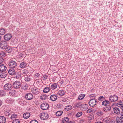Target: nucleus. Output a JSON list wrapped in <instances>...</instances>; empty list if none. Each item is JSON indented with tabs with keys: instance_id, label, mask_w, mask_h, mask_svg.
I'll return each mask as SVG.
<instances>
[{
	"instance_id": "obj_12",
	"label": "nucleus",
	"mask_w": 123,
	"mask_h": 123,
	"mask_svg": "<svg viewBox=\"0 0 123 123\" xmlns=\"http://www.w3.org/2000/svg\"><path fill=\"white\" fill-rule=\"evenodd\" d=\"M68 81V80L66 78L64 77L60 80L59 83L61 85H62L63 84H67Z\"/></svg>"
},
{
	"instance_id": "obj_33",
	"label": "nucleus",
	"mask_w": 123,
	"mask_h": 123,
	"mask_svg": "<svg viewBox=\"0 0 123 123\" xmlns=\"http://www.w3.org/2000/svg\"><path fill=\"white\" fill-rule=\"evenodd\" d=\"M109 118L108 117H106L103 120V123H109Z\"/></svg>"
},
{
	"instance_id": "obj_57",
	"label": "nucleus",
	"mask_w": 123,
	"mask_h": 123,
	"mask_svg": "<svg viewBox=\"0 0 123 123\" xmlns=\"http://www.w3.org/2000/svg\"><path fill=\"white\" fill-rule=\"evenodd\" d=\"M23 55L22 53L20 54L19 55V57L21 58H22V57H23Z\"/></svg>"
},
{
	"instance_id": "obj_14",
	"label": "nucleus",
	"mask_w": 123,
	"mask_h": 123,
	"mask_svg": "<svg viewBox=\"0 0 123 123\" xmlns=\"http://www.w3.org/2000/svg\"><path fill=\"white\" fill-rule=\"evenodd\" d=\"M57 98V96L55 94L52 95L50 97V99L52 101H55Z\"/></svg>"
},
{
	"instance_id": "obj_41",
	"label": "nucleus",
	"mask_w": 123,
	"mask_h": 123,
	"mask_svg": "<svg viewBox=\"0 0 123 123\" xmlns=\"http://www.w3.org/2000/svg\"><path fill=\"white\" fill-rule=\"evenodd\" d=\"M85 97V94H80L78 97V99L81 100L82 99Z\"/></svg>"
},
{
	"instance_id": "obj_21",
	"label": "nucleus",
	"mask_w": 123,
	"mask_h": 123,
	"mask_svg": "<svg viewBox=\"0 0 123 123\" xmlns=\"http://www.w3.org/2000/svg\"><path fill=\"white\" fill-rule=\"evenodd\" d=\"M6 118L3 116L0 117V123H5L6 122Z\"/></svg>"
},
{
	"instance_id": "obj_46",
	"label": "nucleus",
	"mask_w": 123,
	"mask_h": 123,
	"mask_svg": "<svg viewBox=\"0 0 123 123\" xmlns=\"http://www.w3.org/2000/svg\"><path fill=\"white\" fill-rule=\"evenodd\" d=\"M5 94V92L3 90L0 91V96H2L4 95Z\"/></svg>"
},
{
	"instance_id": "obj_38",
	"label": "nucleus",
	"mask_w": 123,
	"mask_h": 123,
	"mask_svg": "<svg viewBox=\"0 0 123 123\" xmlns=\"http://www.w3.org/2000/svg\"><path fill=\"white\" fill-rule=\"evenodd\" d=\"M72 108V106L71 105H68L66 106L65 107V109L67 111H68L70 110Z\"/></svg>"
},
{
	"instance_id": "obj_22",
	"label": "nucleus",
	"mask_w": 123,
	"mask_h": 123,
	"mask_svg": "<svg viewBox=\"0 0 123 123\" xmlns=\"http://www.w3.org/2000/svg\"><path fill=\"white\" fill-rule=\"evenodd\" d=\"M27 64L24 62H22L20 64L19 67L21 68L25 67L27 66Z\"/></svg>"
},
{
	"instance_id": "obj_50",
	"label": "nucleus",
	"mask_w": 123,
	"mask_h": 123,
	"mask_svg": "<svg viewBox=\"0 0 123 123\" xmlns=\"http://www.w3.org/2000/svg\"><path fill=\"white\" fill-rule=\"evenodd\" d=\"M97 114L99 116H101L103 114V112L101 111H99L97 112Z\"/></svg>"
},
{
	"instance_id": "obj_58",
	"label": "nucleus",
	"mask_w": 123,
	"mask_h": 123,
	"mask_svg": "<svg viewBox=\"0 0 123 123\" xmlns=\"http://www.w3.org/2000/svg\"><path fill=\"white\" fill-rule=\"evenodd\" d=\"M88 105L85 104V109L86 108L88 109Z\"/></svg>"
},
{
	"instance_id": "obj_8",
	"label": "nucleus",
	"mask_w": 123,
	"mask_h": 123,
	"mask_svg": "<svg viewBox=\"0 0 123 123\" xmlns=\"http://www.w3.org/2000/svg\"><path fill=\"white\" fill-rule=\"evenodd\" d=\"M49 107V104L47 103H43L41 105V108L43 110H46Z\"/></svg>"
},
{
	"instance_id": "obj_42",
	"label": "nucleus",
	"mask_w": 123,
	"mask_h": 123,
	"mask_svg": "<svg viewBox=\"0 0 123 123\" xmlns=\"http://www.w3.org/2000/svg\"><path fill=\"white\" fill-rule=\"evenodd\" d=\"M41 99L42 100H44L47 98V96L45 95H43L40 97Z\"/></svg>"
},
{
	"instance_id": "obj_11",
	"label": "nucleus",
	"mask_w": 123,
	"mask_h": 123,
	"mask_svg": "<svg viewBox=\"0 0 123 123\" xmlns=\"http://www.w3.org/2000/svg\"><path fill=\"white\" fill-rule=\"evenodd\" d=\"M12 37V36L11 34H7L4 36V38L5 40L8 41Z\"/></svg>"
},
{
	"instance_id": "obj_40",
	"label": "nucleus",
	"mask_w": 123,
	"mask_h": 123,
	"mask_svg": "<svg viewBox=\"0 0 123 123\" xmlns=\"http://www.w3.org/2000/svg\"><path fill=\"white\" fill-rule=\"evenodd\" d=\"M6 30L4 29H1L0 30V34L3 35L6 32Z\"/></svg>"
},
{
	"instance_id": "obj_44",
	"label": "nucleus",
	"mask_w": 123,
	"mask_h": 123,
	"mask_svg": "<svg viewBox=\"0 0 123 123\" xmlns=\"http://www.w3.org/2000/svg\"><path fill=\"white\" fill-rule=\"evenodd\" d=\"M105 98L103 96H100L98 98V100L99 101H102L105 99Z\"/></svg>"
},
{
	"instance_id": "obj_6",
	"label": "nucleus",
	"mask_w": 123,
	"mask_h": 123,
	"mask_svg": "<svg viewBox=\"0 0 123 123\" xmlns=\"http://www.w3.org/2000/svg\"><path fill=\"white\" fill-rule=\"evenodd\" d=\"M97 100L95 98L90 100L89 102V105L91 106H94L96 104Z\"/></svg>"
},
{
	"instance_id": "obj_4",
	"label": "nucleus",
	"mask_w": 123,
	"mask_h": 123,
	"mask_svg": "<svg viewBox=\"0 0 123 123\" xmlns=\"http://www.w3.org/2000/svg\"><path fill=\"white\" fill-rule=\"evenodd\" d=\"M8 45V43L5 41H2L0 42V47L2 49H5Z\"/></svg>"
},
{
	"instance_id": "obj_62",
	"label": "nucleus",
	"mask_w": 123,
	"mask_h": 123,
	"mask_svg": "<svg viewBox=\"0 0 123 123\" xmlns=\"http://www.w3.org/2000/svg\"><path fill=\"white\" fill-rule=\"evenodd\" d=\"M68 123H74V122H68Z\"/></svg>"
},
{
	"instance_id": "obj_47",
	"label": "nucleus",
	"mask_w": 123,
	"mask_h": 123,
	"mask_svg": "<svg viewBox=\"0 0 123 123\" xmlns=\"http://www.w3.org/2000/svg\"><path fill=\"white\" fill-rule=\"evenodd\" d=\"M20 122L18 119H16L14 120L12 123H20Z\"/></svg>"
},
{
	"instance_id": "obj_18",
	"label": "nucleus",
	"mask_w": 123,
	"mask_h": 123,
	"mask_svg": "<svg viewBox=\"0 0 123 123\" xmlns=\"http://www.w3.org/2000/svg\"><path fill=\"white\" fill-rule=\"evenodd\" d=\"M7 74V73L4 72L0 73V77L1 78H4L6 77Z\"/></svg>"
},
{
	"instance_id": "obj_2",
	"label": "nucleus",
	"mask_w": 123,
	"mask_h": 123,
	"mask_svg": "<svg viewBox=\"0 0 123 123\" xmlns=\"http://www.w3.org/2000/svg\"><path fill=\"white\" fill-rule=\"evenodd\" d=\"M118 97L115 95H111L109 97V100L111 102H116L118 100Z\"/></svg>"
},
{
	"instance_id": "obj_45",
	"label": "nucleus",
	"mask_w": 123,
	"mask_h": 123,
	"mask_svg": "<svg viewBox=\"0 0 123 123\" xmlns=\"http://www.w3.org/2000/svg\"><path fill=\"white\" fill-rule=\"evenodd\" d=\"M82 114V113L81 112H78L76 115L75 116L77 117H78L81 116Z\"/></svg>"
},
{
	"instance_id": "obj_37",
	"label": "nucleus",
	"mask_w": 123,
	"mask_h": 123,
	"mask_svg": "<svg viewBox=\"0 0 123 123\" xmlns=\"http://www.w3.org/2000/svg\"><path fill=\"white\" fill-rule=\"evenodd\" d=\"M50 90V88L49 87H45L43 90V92L45 93L48 92Z\"/></svg>"
},
{
	"instance_id": "obj_17",
	"label": "nucleus",
	"mask_w": 123,
	"mask_h": 123,
	"mask_svg": "<svg viewBox=\"0 0 123 123\" xmlns=\"http://www.w3.org/2000/svg\"><path fill=\"white\" fill-rule=\"evenodd\" d=\"M111 108L109 105L105 106L104 107V111H108L111 110Z\"/></svg>"
},
{
	"instance_id": "obj_28",
	"label": "nucleus",
	"mask_w": 123,
	"mask_h": 123,
	"mask_svg": "<svg viewBox=\"0 0 123 123\" xmlns=\"http://www.w3.org/2000/svg\"><path fill=\"white\" fill-rule=\"evenodd\" d=\"M65 94V92L63 90H59L57 93V94L60 96L63 95Z\"/></svg>"
},
{
	"instance_id": "obj_53",
	"label": "nucleus",
	"mask_w": 123,
	"mask_h": 123,
	"mask_svg": "<svg viewBox=\"0 0 123 123\" xmlns=\"http://www.w3.org/2000/svg\"><path fill=\"white\" fill-rule=\"evenodd\" d=\"M92 117L91 115H89L87 117V119L89 120H91L92 119V118L91 117Z\"/></svg>"
},
{
	"instance_id": "obj_27",
	"label": "nucleus",
	"mask_w": 123,
	"mask_h": 123,
	"mask_svg": "<svg viewBox=\"0 0 123 123\" xmlns=\"http://www.w3.org/2000/svg\"><path fill=\"white\" fill-rule=\"evenodd\" d=\"M16 94V92L15 90H10L9 92V94L10 95L14 96Z\"/></svg>"
},
{
	"instance_id": "obj_26",
	"label": "nucleus",
	"mask_w": 123,
	"mask_h": 123,
	"mask_svg": "<svg viewBox=\"0 0 123 123\" xmlns=\"http://www.w3.org/2000/svg\"><path fill=\"white\" fill-rule=\"evenodd\" d=\"M114 111L115 113L116 114H120V110L119 108H114Z\"/></svg>"
},
{
	"instance_id": "obj_35",
	"label": "nucleus",
	"mask_w": 123,
	"mask_h": 123,
	"mask_svg": "<svg viewBox=\"0 0 123 123\" xmlns=\"http://www.w3.org/2000/svg\"><path fill=\"white\" fill-rule=\"evenodd\" d=\"M16 76H15L14 77L17 79H19L20 78L21 76V73H16Z\"/></svg>"
},
{
	"instance_id": "obj_43",
	"label": "nucleus",
	"mask_w": 123,
	"mask_h": 123,
	"mask_svg": "<svg viewBox=\"0 0 123 123\" xmlns=\"http://www.w3.org/2000/svg\"><path fill=\"white\" fill-rule=\"evenodd\" d=\"M60 101L63 103H64L67 102V98H62L61 99Z\"/></svg>"
},
{
	"instance_id": "obj_48",
	"label": "nucleus",
	"mask_w": 123,
	"mask_h": 123,
	"mask_svg": "<svg viewBox=\"0 0 123 123\" xmlns=\"http://www.w3.org/2000/svg\"><path fill=\"white\" fill-rule=\"evenodd\" d=\"M31 80V78H30L29 77H26L25 78V81H30Z\"/></svg>"
},
{
	"instance_id": "obj_49",
	"label": "nucleus",
	"mask_w": 123,
	"mask_h": 123,
	"mask_svg": "<svg viewBox=\"0 0 123 123\" xmlns=\"http://www.w3.org/2000/svg\"><path fill=\"white\" fill-rule=\"evenodd\" d=\"M35 77L38 79H39L40 74L39 73H36L35 74Z\"/></svg>"
},
{
	"instance_id": "obj_23",
	"label": "nucleus",
	"mask_w": 123,
	"mask_h": 123,
	"mask_svg": "<svg viewBox=\"0 0 123 123\" xmlns=\"http://www.w3.org/2000/svg\"><path fill=\"white\" fill-rule=\"evenodd\" d=\"M116 122L117 123H123V120L121 119L119 117H117L116 119Z\"/></svg>"
},
{
	"instance_id": "obj_55",
	"label": "nucleus",
	"mask_w": 123,
	"mask_h": 123,
	"mask_svg": "<svg viewBox=\"0 0 123 123\" xmlns=\"http://www.w3.org/2000/svg\"><path fill=\"white\" fill-rule=\"evenodd\" d=\"M122 111L123 112H121L120 114L121 115V116L119 117L121 118V119H123V110H122Z\"/></svg>"
},
{
	"instance_id": "obj_59",
	"label": "nucleus",
	"mask_w": 123,
	"mask_h": 123,
	"mask_svg": "<svg viewBox=\"0 0 123 123\" xmlns=\"http://www.w3.org/2000/svg\"><path fill=\"white\" fill-rule=\"evenodd\" d=\"M96 96V95L95 94H91L90 95V96L91 97H95Z\"/></svg>"
},
{
	"instance_id": "obj_15",
	"label": "nucleus",
	"mask_w": 123,
	"mask_h": 123,
	"mask_svg": "<svg viewBox=\"0 0 123 123\" xmlns=\"http://www.w3.org/2000/svg\"><path fill=\"white\" fill-rule=\"evenodd\" d=\"M9 74L10 75H12L16 73V72L14 69L13 68H10L8 71Z\"/></svg>"
},
{
	"instance_id": "obj_31",
	"label": "nucleus",
	"mask_w": 123,
	"mask_h": 123,
	"mask_svg": "<svg viewBox=\"0 0 123 123\" xmlns=\"http://www.w3.org/2000/svg\"><path fill=\"white\" fill-rule=\"evenodd\" d=\"M117 105L118 107H120L121 109H123V104L121 101L120 102L118 103L117 104Z\"/></svg>"
},
{
	"instance_id": "obj_25",
	"label": "nucleus",
	"mask_w": 123,
	"mask_h": 123,
	"mask_svg": "<svg viewBox=\"0 0 123 123\" xmlns=\"http://www.w3.org/2000/svg\"><path fill=\"white\" fill-rule=\"evenodd\" d=\"M57 83H54L51 85V88L52 90H54L57 88Z\"/></svg>"
},
{
	"instance_id": "obj_7",
	"label": "nucleus",
	"mask_w": 123,
	"mask_h": 123,
	"mask_svg": "<svg viewBox=\"0 0 123 123\" xmlns=\"http://www.w3.org/2000/svg\"><path fill=\"white\" fill-rule=\"evenodd\" d=\"M4 88L5 90H10L12 88V85L9 83L6 84L4 86Z\"/></svg>"
},
{
	"instance_id": "obj_36",
	"label": "nucleus",
	"mask_w": 123,
	"mask_h": 123,
	"mask_svg": "<svg viewBox=\"0 0 123 123\" xmlns=\"http://www.w3.org/2000/svg\"><path fill=\"white\" fill-rule=\"evenodd\" d=\"M17 115L15 113H14L12 115L10 118L12 120L14 119L17 117Z\"/></svg>"
},
{
	"instance_id": "obj_61",
	"label": "nucleus",
	"mask_w": 123,
	"mask_h": 123,
	"mask_svg": "<svg viewBox=\"0 0 123 123\" xmlns=\"http://www.w3.org/2000/svg\"><path fill=\"white\" fill-rule=\"evenodd\" d=\"M95 123H102L101 122H95Z\"/></svg>"
},
{
	"instance_id": "obj_24",
	"label": "nucleus",
	"mask_w": 123,
	"mask_h": 123,
	"mask_svg": "<svg viewBox=\"0 0 123 123\" xmlns=\"http://www.w3.org/2000/svg\"><path fill=\"white\" fill-rule=\"evenodd\" d=\"M69 120V118L68 117H65L62 118V123H67Z\"/></svg>"
},
{
	"instance_id": "obj_51",
	"label": "nucleus",
	"mask_w": 123,
	"mask_h": 123,
	"mask_svg": "<svg viewBox=\"0 0 123 123\" xmlns=\"http://www.w3.org/2000/svg\"><path fill=\"white\" fill-rule=\"evenodd\" d=\"M93 111V109H89L86 111V113H90Z\"/></svg>"
},
{
	"instance_id": "obj_19",
	"label": "nucleus",
	"mask_w": 123,
	"mask_h": 123,
	"mask_svg": "<svg viewBox=\"0 0 123 123\" xmlns=\"http://www.w3.org/2000/svg\"><path fill=\"white\" fill-rule=\"evenodd\" d=\"M5 50L8 53H11L12 52V49L11 47L7 46V47L5 49Z\"/></svg>"
},
{
	"instance_id": "obj_32",
	"label": "nucleus",
	"mask_w": 123,
	"mask_h": 123,
	"mask_svg": "<svg viewBox=\"0 0 123 123\" xmlns=\"http://www.w3.org/2000/svg\"><path fill=\"white\" fill-rule=\"evenodd\" d=\"M63 113V111H58L56 112L55 114L57 116H59L61 115Z\"/></svg>"
},
{
	"instance_id": "obj_52",
	"label": "nucleus",
	"mask_w": 123,
	"mask_h": 123,
	"mask_svg": "<svg viewBox=\"0 0 123 123\" xmlns=\"http://www.w3.org/2000/svg\"><path fill=\"white\" fill-rule=\"evenodd\" d=\"M30 123H38L37 121L35 120H31Z\"/></svg>"
},
{
	"instance_id": "obj_20",
	"label": "nucleus",
	"mask_w": 123,
	"mask_h": 123,
	"mask_svg": "<svg viewBox=\"0 0 123 123\" xmlns=\"http://www.w3.org/2000/svg\"><path fill=\"white\" fill-rule=\"evenodd\" d=\"M110 101L107 100H105L102 102V105L104 106H106L109 105L110 103Z\"/></svg>"
},
{
	"instance_id": "obj_29",
	"label": "nucleus",
	"mask_w": 123,
	"mask_h": 123,
	"mask_svg": "<svg viewBox=\"0 0 123 123\" xmlns=\"http://www.w3.org/2000/svg\"><path fill=\"white\" fill-rule=\"evenodd\" d=\"M30 116V114L28 113H26L23 114V117L25 119H27Z\"/></svg>"
},
{
	"instance_id": "obj_54",
	"label": "nucleus",
	"mask_w": 123,
	"mask_h": 123,
	"mask_svg": "<svg viewBox=\"0 0 123 123\" xmlns=\"http://www.w3.org/2000/svg\"><path fill=\"white\" fill-rule=\"evenodd\" d=\"M3 61V58L0 57V64L2 63Z\"/></svg>"
},
{
	"instance_id": "obj_16",
	"label": "nucleus",
	"mask_w": 123,
	"mask_h": 123,
	"mask_svg": "<svg viewBox=\"0 0 123 123\" xmlns=\"http://www.w3.org/2000/svg\"><path fill=\"white\" fill-rule=\"evenodd\" d=\"M11 110L10 108H8L6 109L5 112V114L6 116H8L10 115L11 113Z\"/></svg>"
},
{
	"instance_id": "obj_60",
	"label": "nucleus",
	"mask_w": 123,
	"mask_h": 123,
	"mask_svg": "<svg viewBox=\"0 0 123 123\" xmlns=\"http://www.w3.org/2000/svg\"><path fill=\"white\" fill-rule=\"evenodd\" d=\"M2 104V102L1 100H0V106Z\"/></svg>"
},
{
	"instance_id": "obj_39",
	"label": "nucleus",
	"mask_w": 123,
	"mask_h": 123,
	"mask_svg": "<svg viewBox=\"0 0 123 123\" xmlns=\"http://www.w3.org/2000/svg\"><path fill=\"white\" fill-rule=\"evenodd\" d=\"M6 55V53L3 51L0 52V57L3 58L5 57Z\"/></svg>"
},
{
	"instance_id": "obj_13",
	"label": "nucleus",
	"mask_w": 123,
	"mask_h": 123,
	"mask_svg": "<svg viewBox=\"0 0 123 123\" xmlns=\"http://www.w3.org/2000/svg\"><path fill=\"white\" fill-rule=\"evenodd\" d=\"M6 69V67L5 65L2 64L0 65V70L1 72H5Z\"/></svg>"
},
{
	"instance_id": "obj_5",
	"label": "nucleus",
	"mask_w": 123,
	"mask_h": 123,
	"mask_svg": "<svg viewBox=\"0 0 123 123\" xmlns=\"http://www.w3.org/2000/svg\"><path fill=\"white\" fill-rule=\"evenodd\" d=\"M8 65L10 68H15L17 66V64L15 62L11 61L9 62Z\"/></svg>"
},
{
	"instance_id": "obj_3",
	"label": "nucleus",
	"mask_w": 123,
	"mask_h": 123,
	"mask_svg": "<svg viewBox=\"0 0 123 123\" xmlns=\"http://www.w3.org/2000/svg\"><path fill=\"white\" fill-rule=\"evenodd\" d=\"M30 91L35 95H37L39 93V91L38 89L35 87L31 88Z\"/></svg>"
},
{
	"instance_id": "obj_34",
	"label": "nucleus",
	"mask_w": 123,
	"mask_h": 123,
	"mask_svg": "<svg viewBox=\"0 0 123 123\" xmlns=\"http://www.w3.org/2000/svg\"><path fill=\"white\" fill-rule=\"evenodd\" d=\"M21 87L23 89L25 90L28 88V86L27 84H24L21 86Z\"/></svg>"
},
{
	"instance_id": "obj_30",
	"label": "nucleus",
	"mask_w": 123,
	"mask_h": 123,
	"mask_svg": "<svg viewBox=\"0 0 123 123\" xmlns=\"http://www.w3.org/2000/svg\"><path fill=\"white\" fill-rule=\"evenodd\" d=\"M28 73V71L26 69H24L21 72V73L23 76L26 75Z\"/></svg>"
},
{
	"instance_id": "obj_63",
	"label": "nucleus",
	"mask_w": 123,
	"mask_h": 123,
	"mask_svg": "<svg viewBox=\"0 0 123 123\" xmlns=\"http://www.w3.org/2000/svg\"><path fill=\"white\" fill-rule=\"evenodd\" d=\"M12 100V102H13L14 100Z\"/></svg>"
},
{
	"instance_id": "obj_10",
	"label": "nucleus",
	"mask_w": 123,
	"mask_h": 123,
	"mask_svg": "<svg viewBox=\"0 0 123 123\" xmlns=\"http://www.w3.org/2000/svg\"><path fill=\"white\" fill-rule=\"evenodd\" d=\"M25 97L27 100H31L33 98V96L31 93H28L26 94Z\"/></svg>"
},
{
	"instance_id": "obj_56",
	"label": "nucleus",
	"mask_w": 123,
	"mask_h": 123,
	"mask_svg": "<svg viewBox=\"0 0 123 123\" xmlns=\"http://www.w3.org/2000/svg\"><path fill=\"white\" fill-rule=\"evenodd\" d=\"M43 76L44 80L47 79L48 77V76L46 75H44Z\"/></svg>"
},
{
	"instance_id": "obj_9",
	"label": "nucleus",
	"mask_w": 123,
	"mask_h": 123,
	"mask_svg": "<svg viewBox=\"0 0 123 123\" xmlns=\"http://www.w3.org/2000/svg\"><path fill=\"white\" fill-rule=\"evenodd\" d=\"M21 83L20 82L18 81H15L13 84V87L16 89H18L20 88L21 86Z\"/></svg>"
},
{
	"instance_id": "obj_1",
	"label": "nucleus",
	"mask_w": 123,
	"mask_h": 123,
	"mask_svg": "<svg viewBox=\"0 0 123 123\" xmlns=\"http://www.w3.org/2000/svg\"><path fill=\"white\" fill-rule=\"evenodd\" d=\"M40 116L41 119L45 120L48 118L49 115L47 112H43L40 114Z\"/></svg>"
},
{
	"instance_id": "obj_64",
	"label": "nucleus",
	"mask_w": 123,
	"mask_h": 123,
	"mask_svg": "<svg viewBox=\"0 0 123 123\" xmlns=\"http://www.w3.org/2000/svg\"><path fill=\"white\" fill-rule=\"evenodd\" d=\"M23 47H25V45H24V46H23Z\"/></svg>"
}]
</instances>
